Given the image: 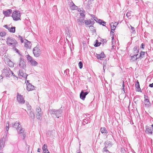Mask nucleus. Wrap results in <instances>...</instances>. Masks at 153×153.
Wrapping results in <instances>:
<instances>
[{"label": "nucleus", "mask_w": 153, "mask_h": 153, "mask_svg": "<svg viewBox=\"0 0 153 153\" xmlns=\"http://www.w3.org/2000/svg\"><path fill=\"white\" fill-rule=\"evenodd\" d=\"M11 74H13V73L8 67H5L2 70V74L3 76L7 77H9Z\"/></svg>", "instance_id": "nucleus-1"}, {"label": "nucleus", "mask_w": 153, "mask_h": 153, "mask_svg": "<svg viewBox=\"0 0 153 153\" xmlns=\"http://www.w3.org/2000/svg\"><path fill=\"white\" fill-rule=\"evenodd\" d=\"M12 16L14 21H17L21 20L20 13L18 10H16L13 11Z\"/></svg>", "instance_id": "nucleus-2"}, {"label": "nucleus", "mask_w": 153, "mask_h": 153, "mask_svg": "<svg viewBox=\"0 0 153 153\" xmlns=\"http://www.w3.org/2000/svg\"><path fill=\"white\" fill-rule=\"evenodd\" d=\"M62 111L61 109L57 110L52 109L49 110V112L51 114H55L58 118L61 116Z\"/></svg>", "instance_id": "nucleus-3"}, {"label": "nucleus", "mask_w": 153, "mask_h": 153, "mask_svg": "<svg viewBox=\"0 0 153 153\" xmlns=\"http://www.w3.org/2000/svg\"><path fill=\"white\" fill-rule=\"evenodd\" d=\"M33 53L36 57L39 56L41 53V51L39 47L36 46L33 49Z\"/></svg>", "instance_id": "nucleus-4"}, {"label": "nucleus", "mask_w": 153, "mask_h": 153, "mask_svg": "<svg viewBox=\"0 0 153 153\" xmlns=\"http://www.w3.org/2000/svg\"><path fill=\"white\" fill-rule=\"evenodd\" d=\"M27 59L28 61L29 62L30 65L33 66H36L38 64V62L35 61L29 55L27 56Z\"/></svg>", "instance_id": "nucleus-5"}, {"label": "nucleus", "mask_w": 153, "mask_h": 153, "mask_svg": "<svg viewBox=\"0 0 153 153\" xmlns=\"http://www.w3.org/2000/svg\"><path fill=\"white\" fill-rule=\"evenodd\" d=\"M42 112L39 107L37 108L36 110V118L41 120L42 119Z\"/></svg>", "instance_id": "nucleus-6"}, {"label": "nucleus", "mask_w": 153, "mask_h": 153, "mask_svg": "<svg viewBox=\"0 0 153 153\" xmlns=\"http://www.w3.org/2000/svg\"><path fill=\"white\" fill-rule=\"evenodd\" d=\"M17 131L19 134H22L24 139L26 137L25 132V130L24 128H22L20 125L17 127Z\"/></svg>", "instance_id": "nucleus-7"}, {"label": "nucleus", "mask_w": 153, "mask_h": 153, "mask_svg": "<svg viewBox=\"0 0 153 153\" xmlns=\"http://www.w3.org/2000/svg\"><path fill=\"white\" fill-rule=\"evenodd\" d=\"M7 43L8 45L13 46H14L17 44V42L14 39H7Z\"/></svg>", "instance_id": "nucleus-8"}, {"label": "nucleus", "mask_w": 153, "mask_h": 153, "mask_svg": "<svg viewBox=\"0 0 153 153\" xmlns=\"http://www.w3.org/2000/svg\"><path fill=\"white\" fill-rule=\"evenodd\" d=\"M145 133L146 134L149 135H152L153 134V128L151 127H146L145 130Z\"/></svg>", "instance_id": "nucleus-9"}, {"label": "nucleus", "mask_w": 153, "mask_h": 153, "mask_svg": "<svg viewBox=\"0 0 153 153\" xmlns=\"http://www.w3.org/2000/svg\"><path fill=\"white\" fill-rule=\"evenodd\" d=\"M19 66L21 68L24 69L26 67L25 62L24 61V59L21 57L19 59Z\"/></svg>", "instance_id": "nucleus-10"}, {"label": "nucleus", "mask_w": 153, "mask_h": 153, "mask_svg": "<svg viewBox=\"0 0 153 153\" xmlns=\"http://www.w3.org/2000/svg\"><path fill=\"white\" fill-rule=\"evenodd\" d=\"M27 90L28 91L33 90L35 89V87L29 82L28 80L26 82Z\"/></svg>", "instance_id": "nucleus-11"}, {"label": "nucleus", "mask_w": 153, "mask_h": 153, "mask_svg": "<svg viewBox=\"0 0 153 153\" xmlns=\"http://www.w3.org/2000/svg\"><path fill=\"white\" fill-rule=\"evenodd\" d=\"M17 101L19 103L22 104H24L25 102V100H24L23 97L18 94L17 96Z\"/></svg>", "instance_id": "nucleus-12"}, {"label": "nucleus", "mask_w": 153, "mask_h": 153, "mask_svg": "<svg viewBox=\"0 0 153 153\" xmlns=\"http://www.w3.org/2000/svg\"><path fill=\"white\" fill-rule=\"evenodd\" d=\"M18 74L19 75L21 76L24 79H26L27 76H28V75L27 74L24 72L23 70L22 69L19 70Z\"/></svg>", "instance_id": "nucleus-13"}, {"label": "nucleus", "mask_w": 153, "mask_h": 153, "mask_svg": "<svg viewBox=\"0 0 153 153\" xmlns=\"http://www.w3.org/2000/svg\"><path fill=\"white\" fill-rule=\"evenodd\" d=\"M88 93V92L87 91L85 92L83 90H82L80 94V98L82 100H84L86 96L87 95Z\"/></svg>", "instance_id": "nucleus-14"}, {"label": "nucleus", "mask_w": 153, "mask_h": 153, "mask_svg": "<svg viewBox=\"0 0 153 153\" xmlns=\"http://www.w3.org/2000/svg\"><path fill=\"white\" fill-rule=\"evenodd\" d=\"M85 18L81 17L79 18L78 19H77V22L79 26H81L84 24V20Z\"/></svg>", "instance_id": "nucleus-15"}, {"label": "nucleus", "mask_w": 153, "mask_h": 153, "mask_svg": "<svg viewBox=\"0 0 153 153\" xmlns=\"http://www.w3.org/2000/svg\"><path fill=\"white\" fill-rule=\"evenodd\" d=\"M4 61L6 63H7L8 65L10 67H14L13 63L8 58H6L5 59H4Z\"/></svg>", "instance_id": "nucleus-16"}, {"label": "nucleus", "mask_w": 153, "mask_h": 153, "mask_svg": "<svg viewBox=\"0 0 153 153\" xmlns=\"http://www.w3.org/2000/svg\"><path fill=\"white\" fill-rule=\"evenodd\" d=\"M24 46L27 49H30L31 47V44L30 42L27 40H25Z\"/></svg>", "instance_id": "nucleus-17"}, {"label": "nucleus", "mask_w": 153, "mask_h": 153, "mask_svg": "<svg viewBox=\"0 0 153 153\" xmlns=\"http://www.w3.org/2000/svg\"><path fill=\"white\" fill-rule=\"evenodd\" d=\"M96 56L98 59H99L100 60L102 59L103 58H104L105 57V54L103 52H102L100 54L96 53Z\"/></svg>", "instance_id": "nucleus-18"}, {"label": "nucleus", "mask_w": 153, "mask_h": 153, "mask_svg": "<svg viewBox=\"0 0 153 153\" xmlns=\"http://www.w3.org/2000/svg\"><path fill=\"white\" fill-rule=\"evenodd\" d=\"M12 12V10L11 9H8L5 11H3V13L5 16H9Z\"/></svg>", "instance_id": "nucleus-19"}, {"label": "nucleus", "mask_w": 153, "mask_h": 153, "mask_svg": "<svg viewBox=\"0 0 153 153\" xmlns=\"http://www.w3.org/2000/svg\"><path fill=\"white\" fill-rule=\"evenodd\" d=\"M7 51L6 47L4 44L0 45V51L1 52L3 53Z\"/></svg>", "instance_id": "nucleus-20"}, {"label": "nucleus", "mask_w": 153, "mask_h": 153, "mask_svg": "<svg viewBox=\"0 0 153 153\" xmlns=\"http://www.w3.org/2000/svg\"><path fill=\"white\" fill-rule=\"evenodd\" d=\"M135 87H136V90L137 91L141 92V89L140 88L139 83L138 81H137L135 83Z\"/></svg>", "instance_id": "nucleus-21"}, {"label": "nucleus", "mask_w": 153, "mask_h": 153, "mask_svg": "<svg viewBox=\"0 0 153 153\" xmlns=\"http://www.w3.org/2000/svg\"><path fill=\"white\" fill-rule=\"evenodd\" d=\"M144 105L146 108L150 107L151 106V103L149 101V100H144Z\"/></svg>", "instance_id": "nucleus-22"}, {"label": "nucleus", "mask_w": 153, "mask_h": 153, "mask_svg": "<svg viewBox=\"0 0 153 153\" xmlns=\"http://www.w3.org/2000/svg\"><path fill=\"white\" fill-rule=\"evenodd\" d=\"M137 54H136L131 56V59H130L131 61L133 62L137 60V59L138 58V57H137Z\"/></svg>", "instance_id": "nucleus-23"}, {"label": "nucleus", "mask_w": 153, "mask_h": 153, "mask_svg": "<svg viewBox=\"0 0 153 153\" xmlns=\"http://www.w3.org/2000/svg\"><path fill=\"white\" fill-rule=\"evenodd\" d=\"M117 39H112V46L113 48H114V47L115 46V45H116L117 43H118V40H117Z\"/></svg>", "instance_id": "nucleus-24"}, {"label": "nucleus", "mask_w": 153, "mask_h": 153, "mask_svg": "<svg viewBox=\"0 0 153 153\" xmlns=\"http://www.w3.org/2000/svg\"><path fill=\"white\" fill-rule=\"evenodd\" d=\"M105 146L107 147H110L112 146V143L110 141H106L105 143Z\"/></svg>", "instance_id": "nucleus-25"}, {"label": "nucleus", "mask_w": 153, "mask_h": 153, "mask_svg": "<svg viewBox=\"0 0 153 153\" xmlns=\"http://www.w3.org/2000/svg\"><path fill=\"white\" fill-rule=\"evenodd\" d=\"M29 112L28 115L32 119H34L35 117V114L34 112L32 111H28Z\"/></svg>", "instance_id": "nucleus-26"}, {"label": "nucleus", "mask_w": 153, "mask_h": 153, "mask_svg": "<svg viewBox=\"0 0 153 153\" xmlns=\"http://www.w3.org/2000/svg\"><path fill=\"white\" fill-rule=\"evenodd\" d=\"M139 48L138 47H135L133 48L134 54H137L138 55Z\"/></svg>", "instance_id": "nucleus-27"}, {"label": "nucleus", "mask_w": 153, "mask_h": 153, "mask_svg": "<svg viewBox=\"0 0 153 153\" xmlns=\"http://www.w3.org/2000/svg\"><path fill=\"white\" fill-rule=\"evenodd\" d=\"M9 122H7L6 123V131L5 132V137H7V136L8 131L9 129Z\"/></svg>", "instance_id": "nucleus-28"}, {"label": "nucleus", "mask_w": 153, "mask_h": 153, "mask_svg": "<svg viewBox=\"0 0 153 153\" xmlns=\"http://www.w3.org/2000/svg\"><path fill=\"white\" fill-rule=\"evenodd\" d=\"M4 138H1L0 140V148L2 149L4 147Z\"/></svg>", "instance_id": "nucleus-29"}, {"label": "nucleus", "mask_w": 153, "mask_h": 153, "mask_svg": "<svg viewBox=\"0 0 153 153\" xmlns=\"http://www.w3.org/2000/svg\"><path fill=\"white\" fill-rule=\"evenodd\" d=\"M100 131L102 133V134H107L108 131L105 127L101 128Z\"/></svg>", "instance_id": "nucleus-30"}, {"label": "nucleus", "mask_w": 153, "mask_h": 153, "mask_svg": "<svg viewBox=\"0 0 153 153\" xmlns=\"http://www.w3.org/2000/svg\"><path fill=\"white\" fill-rule=\"evenodd\" d=\"M94 43V46L95 47H97L100 46L101 43L100 42H99L98 40L97 39L95 40Z\"/></svg>", "instance_id": "nucleus-31"}, {"label": "nucleus", "mask_w": 153, "mask_h": 153, "mask_svg": "<svg viewBox=\"0 0 153 153\" xmlns=\"http://www.w3.org/2000/svg\"><path fill=\"white\" fill-rule=\"evenodd\" d=\"M65 35L66 36V38H70L71 36V34L70 31L69 30L66 31Z\"/></svg>", "instance_id": "nucleus-32"}, {"label": "nucleus", "mask_w": 153, "mask_h": 153, "mask_svg": "<svg viewBox=\"0 0 153 153\" xmlns=\"http://www.w3.org/2000/svg\"><path fill=\"white\" fill-rule=\"evenodd\" d=\"M15 29L16 27H15L12 26L11 27H10L8 31L10 32L14 33L15 32Z\"/></svg>", "instance_id": "nucleus-33"}, {"label": "nucleus", "mask_w": 153, "mask_h": 153, "mask_svg": "<svg viewBox=\"0 0 153 153\" xmlns=\"http://www.w3.org/2000/svg\"><path fill=\"white\" fill-rule=\"evenodd\" d=\"M84 22L86 26H87V25L91 24V20H85L84 21Z\"/></svg>", "instance_id": "nucleus-34"}, {"label": "nucleus", "mask_w": 153, "mask_h": 153, "mask_svg": "<svg viewBox=\"0 0 153 153\" xmlns=\"http://www.w3.org/2000/svg\"><path fill=\"white\" fill-rule=\"evenodd\" d=\"M113 22H112L111 24V30L114 31L115 30L116 27H115L114 25H113Z\"/></svg>", "instance_id": "nucleus-35"}, {"label": "nucleus", "mask_w": 153, "mask_h": 153, "mask_svg": "<svg viewBox=\"0 0 153 153\" xmlns=\"http://www.w3.org/2000/svg\"><path fill=\"white\" fill-rule=\"evenodd\" d=\"M47 148V145L46 144H44L42 147L43 151L45 152L46 150L48 149Z\"/></svg>", "instance_id": "nucleus-36"}, {"label": "nucleus", "mask_w": 153, "mask_h": 153, "mask_svg": "<svg viewBox=\"0 0 153 153\" xmlns=\"http://www.w3.org/2000/svg\"><path fill=\"white\" fill-rule=\"evenodd\" d=\"M6 34V33L4 31H0V36L3 37L5 36Z\"/></svg>", "instance_id": "nucleus-37"}, {"label": "nucleus", "mask_w": 153, "mask_h": 153, "mask_svg": "<svg viewBox=\"0 0 153 153\" xmlns=\"http://www.w3.org/2000/svg\"><path fill=\"white\" fill-rule=\"evenodd\" d=\"M10 125L12 126V127L14 126L15 125H16V126H18V127H19V126L20 125L19 123L17 122H15V123H12Z\"/></svg>", "instance_id": "nucleus-38"}, {"label": "nucleus", "mask_w": 153, "mask_h": 153, "mask_svg": "<svg viewBox=\"0 0 153 153\" xmlns=\"http://www.w3.org/2000/svg\"><path fill=\"white\" fill-rule=\"evenodd\" d=\"M145 53V52L141 51L140 53V55L138 57V58H143L144 57Z\"/></svg>", "instance_id": "nucleus-39"}, {"label": "nucleus", "mask_w": 153, "mask_h": 153, "mask_svg": "<svg viewBox=\"0 0 153 153\" xmlns=\"http://www.w3.org/2000/svg\"><path fill=\"white\" fill-rule=\"evenodd\" d=\"M114 31L111 30V32H110V36L111 38H114Z\"/></svg>", "instance_id": "nucleus-40"}, {"label": "nucleus", "mask_w": 153, "mask_h": 153, "mask_svg": "<svg viewBox=\"0 0 153 153\" xmlns=\"http://www.w3.org/2000/svg\"><path fill=\"white\" fill-rule=\"evenodd\" d=\"M78 65L79 67V68L80 69H81L82 68L83 66V64L82 62H79L78 64Z\"/></svg>", "instance_id": "nucleus-41"}, {"label": "nucleus", "mask_w": 153, "mask_h": 153, "mask_svg": "<svg viewBox=\"0 0 153 153\" xmlns=\"http://www.w3.org/2000/svg\"><path fill=\"white\" fill-rule=\"evenodd\" d=\"M102 20L99 19L97 22L100 25H102V26H105V25L102 24Z\"/></svg>", "instance_id": "nucleus-42"}, {"label": "nucleus", "mask_w": 153, "mask_h": 153, "mask_svg": "<svg viewBox=\"0 0 153 153\" xmlns=\"http://www.w3.org/2000/svg\"><path fill=\"white\" fill-rule=\"evenodd\" d=\"M103 69L104 70V71H105V68L106 67V61L105 60L103 62Z\"/></svg>", "instance_id": "nucleus-43"}, {"label": "nucleus", "mask_w": 153, "mask_h": 153, "mask_svg": "<svg viewBox=\"0 0 153 153\" xmlns=\"http://www.w3.org/2000/svg\"><path fill=\"white\" fill-rule=\"evenodd\" d=\"M108 148L106 146H105V147L103 148L102 150V152H108V150L107 149V148Z\"/></svg>", "instance_id": "nucleus-44"}, {"label": "nucleus", "mask_w": 153, "mask_h": 153, "mask_svg": "<svg viewBox=\"0 0 153 153\" xmlns=\"http://www.w3.org/2000/svg\"><path fill=\"white\" fill-rule=\"evenodd\" d=\"M27 111H31V107L29 105H27Z\"/></svg>", "instance_id": "nucleus-45"}, {"label": "nucleus", "mask_w": 153, "mask_h": 153, "mask_svg": "<svg viewBox=\"0 0 153 153\" xmlns=\"http://www.w3.org/2000/svg\"><path fill=\"white\" fill-rule=\"evenodd\" d=\"M82 11V12H81L80 13V17L85 18V15L84 14V13Z\"/></svg>", "instance_id": "nucleus-46"}, {"label": "nucleus", "mask_w": 153, "mask_h": 153, "mask_svg": "<svg viewBox=\"0 0 153 153\" xmlns=\"http://www.w3.org/2000/svg\"><path fill=\"white\" fill-rule=\"evenodd\" d=\"M73 5H72L71 8L73 10L75 9L77 7L74 4V3H73Z\"/></svg>", "instance_id": "nucleus-47"}, {"label": "nucleus", "mask_w": 153, "mask_h": 153, "mask_svg": "<svg viewBox=\"0 0 153 153\" xmlns=\"http://www.w3.org/2000/svg\"><path fill=\"white\" fill-rule=\"evenodd\" d=\"M130 27H131V30H132V31L133 32V33L135 32V29L134 28V27H133L131 25H130Z\"/></svg>", "instance_id": "nucleus-48"}, {"label": "nucleus", "mask_w": 153, "mask_h": 153, "mask_svg": "<svg viewBox=\"0 0 153 153\" xmlns=\"http://www.w3.org/2000/svg\"><path fill=\"white\" fill-rule=\"evenodd\" d=\"M82 123L84 125H85L84 123L85 124H87L88 123V121L86 119H84L83 120Z\"/></svg>", "instance_id": "nucleus-49"}, {"label": "nucleus", "mask_w": 153, "mask_h": 153, "mask_svg": "<svg viewBox=\"0 0 153 153\" xmlns=\"http://www.w3.org/2000/svg\"><path fill=\"white\" fill-rule=\"evenodd\" d=\"M13 37L14 38L17 37V38H22V36H21L19 34H17V35H14L13 36Z\"/></svg>", "instance_id": "nucleus-50"}, {"label": "nucleus", "mask_w": 153, "mask_h": 153, "mask_svg": "<svg viewBox=\"0 0 153 153\" xmlns=\"http://www.w3.org/2000/svg\"><path fill=\"white\" fill-rule=\"evenodd\" d=\"M126 16H127V17L128 18L129 16H131V13L130 12H127L126 13Z\"/></svg>", "instance_id": "nucleus-51"}, {"label": "nucleus", "mask_w": 153, "mask_h": 153, "mask_svg": "<svg viewBox=\"0 0 153 153\" xmlns=\"http://www.w3.org/2000/svg\"><path fill=\"white\" fill-rule=\"evenodd\" d=\"M4 27H5V28L7 29L8 30L10 29V27H9V26L7 25H4Z\"/></svg>", "instance_id": "nucleus-52"}, {"label": "nucleus", "mask_w": 153, "mask_h": 153, "mask_svg": "<svg viewBox=\"0 0 153 153\" xmlns=\"http://www.w3.org/2000/svg\"><path fill=\"white\" fill-rule=\"evenodd\" d=\"M144 100H149L148 99V96H147L146 95H144Z\"/></svg>", "instance_id": "nucleus-53"}, {"label": "nucleus", "mask_w": 153, "mask_h": 153, "mask_svg": "<svg viewBox=\"0 0 153 153\" xmlns=\"http://www.w3.org/2000/svg\"><path fill=\"white\" fill-rule=\"evenodd\" d=\"M90 20H91V24L92 25H93L94 23V21H92L93 19H91Z\"/></svg>", "instance_id": "nucleus-54"}, {"label": "nucleus", "mask_w": 153, "mask_h": 153, "mask_svg": "<svg viewBox=\"0 0 153 153\" xmlns=\"http://www.w3.org/2000/svg\"><path fill=\"white\" fill-rule=\"evenodd\" d=\"M25 40H26V39H20L21 42L22 43L24 42L25 43Z\"/></svg>", "instance_id": "nucleus-55"}, {"label": "nucleus", "mask_w": 153, "mask_h": 153, "mask_svg": "<svg viewBox=\"0 0 153 153\" xmlns=\"http://www.w3.org/2000/svg\"><path fill=\"white\" fill-rule=\"evenodd\" d=\"M94 19L96 22H97L98 21V20L99 19H98L97 17L96 16L94 17V18L93 19Z\"/></svg>", "instance_id": "nucleus-56"}, {"label": "nucleus", "mask_w": 153, "mask_h": 153, "mask_svg": "<svg viewBox=\"0 0 153 153\" xmlns=\"http://www.w3.org/2000/svg\"><path fill=\"white\" fill-rule=\"evenodd\" d=\"M118 24H119V22H115L114 23H113V25H114V26L115 27H116L118 25Z\"/></svg>", "instance_id": "nucleus-57"}, {"label": "nucleus", "mask_w": 153, "mask_h": 153, "mask_svg": "<svg viewBox=\"0 0 153 153\" xmlns=\"http://www.w3.org/2000/svg\"><path fill=\"white\" fill-rule=\"evenodd\" d=\"M144 46H145V45L144 44L142 43V44L141 45L140 48L144 49Z\"/></svg>", "instance_id": "nucleus-58"}, {"label": "nucleus", "mask_w": 153, "mask_h": 153, "mask_svg": "<svg viewBox=\"0 0 153 153\" xmlns=\"http://www.w3.org/2000/svg\"><path fill=\"white\" fill-rule=\"evenodd\" d=\"M43 153H50V152H49V151L48 149L46 150L45 152V151H43Z\"/></svg>", "instance_id": "nucleus-59"}, {"label": "nucleus", "mask_w": 153, "mask_h": 153, "mask_svg": "<svg viewBox=\"0 0 153 153\" xmlns=\"http://www.w3.org/2000/svg\"><path fill=\"white\" fill-rule=\"evenodd\" d=\"M149 86L151 88L153 87V83L152 84H150Z\"/></svg>", "instance_id": "nucleus-60"}, {"label": "nucleus", "mask_w": 153, "mask_h": 153, "mask_svg": "<svg viewBox=\"0 0 153 153\" xmlns=\"http://www.w3.org/2000/svg\"><path fill=\"white\" fill-rule=\"evenodd\" d=\"M15 50L17 53H18L20 54V53H19V51L18 49H15Z\"/></svg>", "instance_id": "nucleus-61"}, {"label": "nucleus", "mask_w": 153, "mask_h": 153, "mask_svg": "<svg viewBox=\"0 0 153 153\" xmlns=\"http://www.w3.org/2000/svg\"><path fill=\"white\" fill-rule=\"evenodd\" d=\"M106 22H105L104 21H102V24H103L105 25V24H106Z\"/></svg>", "instance_id": "nucleus-62"}, {"label": "nucleus", "mask_w": 153, "mask_h": 153, "mask_svg": "<svg viewBox=\"0 0 153 153\" xmlns=\"http://www.w3.org/2000/svg\"><path fill=\"white\" fill-rule=\"evenodd\" d=\"M91 16L93 18V19L94 18V17H95L94 15H91Z\"/></svg>", "instance_id": "nucleus-63"}, {"label": "nucleus", "mask_w": 153, "mask_h": 153, "mask_svg": "<svg viewBox=\"0 0 153 153\" xmlns=\"http://www.w3.org/2000/svg\"><path fill=\"white\" fill-rule=\"evenodd\" d=\"M41 149L39 148L38 149L37 151L38 152H40L41 151Z\"/></svg>", "instance_id": "nucleus-64"}]
</instances>
